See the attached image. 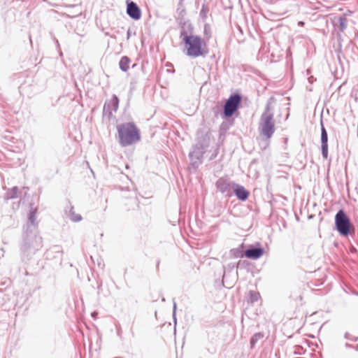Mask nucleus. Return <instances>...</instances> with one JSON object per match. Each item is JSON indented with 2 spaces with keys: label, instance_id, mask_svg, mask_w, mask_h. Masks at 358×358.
I'll return each mask as SVG.
<instances>
[{
  "label": "nucleus",
  "instance_id": "28",
  "mask_svg": "<svg viewBox=\"0 0 358 358\" xmlns=\"http://www.w3.org/2000/svg\"><path fill=\"white\" fill-rule=\"evenodd\" d=\"M304 24H305V23H304L303 21H299L298 22V25L299 26L303 27Z\"/></svg>",
  "mask_w": 358,
  "mask_h": 358
},
{
  "label": "nucleus",
  "instance_id": "1",
  "mask_svg": "<svg viewBox=\"0 0 358 358\" xmlns=\"http://www.w3.org/2000/svg\"><path fill=\"white\" fill-rule=\"evenodd\" d=\"M180 38L184 44V52L188 57L196 58L204 55L203 39L194 35V27L189 22H184L180 28Z\"/></svg>",
  "mask_w": 358,
  "mask_h": 358
},
{
  "label": "nucleus",
  "instance_id": "31",
  "mask_svg": "<svg viewBox=\"0 0 358 358\" xmlns=\"http://www.w3.org/2000/svg\"><path fill=\"white\" fill-rule=\"evenodd\" d=\"M116 358H122V357H116Z\"/></svg>",
  "mask_w": 358,
  "mask_h": 358
},
{
  "label": "nucleus",
  "instance_id": "6",
  "mask_svg": "<svg viewBox=\"0 0 358 358\" xmlns=\"http://www.w3.org/2000/svg\"><path fill=\"white\" fill-rule=\"evenodd\" d=\"M336 229L343 236H348L351 231H354V227L343 210H339L335 216Z\"/></svg>",
  "mask_w": 358,
  "mask_h": 358
},
{
  "label": "nucleus",
  "instance_id": "21",
  "mask_svg": "<svg viewBox=\"0 0 358 358\" xmlns=\"http://www.w3.org/2000/svg\"><path fill=\"white\" fill-rule=\"evenodd\" d=\"M208 12V7L203 4L200 10V13H199L200 17L203 19L206 18Z\"/></svg>",
  "mask_w": 358,
  "mask_h": 358
},
{
  "label": "nucleus",
  "instance_id": "19",
  "mask_svg": "<svg viewBox=\"0 0 358 358\" xmlns=\"http://www.w3.org/2000/svg\"><path fill=\"white\" fill-rule=\"evenodd\" d=\"M260 298V294L258 292L256 291H250L249 292V301L250 303L257 302Z\"/></svg>",
  "mask_w": 358,
  "mask_h": 358
},
{
  "label": "nucleus",
  "instance_id": "9",
  "mask_svg": "<svg viewBox=\"0 0 358 358\" xmlns=\"http://www.w3.org/2000/svg\"><path fill=\"white\" fill-rule=\"evenodd\" d=\"M234 182L221 178L216 182V187L218 191L227 195H230L231 190L233 189Z\"/></svg>",
  "mask_w": 358,
  "mask_h": 358
},
{
  "label": "nucleus",
  "instance_id": "22",
  "mask_svg": "<svg viewBox=\"0 0 358 358\" xmlns=\"http://www.w3.org/2000/svg\"><path fill=\"white\" fill-rule=\"evenodd\" d=\"M203 34L206 36L207 39L211 37L210 27L208 24L204 25Z\"/></svg>",
  "mask_w": 358,
  "mask_h": 358
},
{
  "label": "nucleus",
  "instance_id": "23",
  "mask_svg": "<svg viewBox=\"0 0 358 358\" xmlns=\"http://www.w3.org/2000/svg\"><path fill=\"white\" fill-rule=\"evenodd\" d=\"M344 337L346 339H348V340H350V341H357L358 340V337L357 336H351L349 333L346 332L344 335Z\"/></svg>",
  "mask_w": 358,
  "mask_h": 358
},
{
  "label": "nucleus",
  "instance_id": "7",
  "mask_svg": "<svg viewBox=\"0 0 358 358\" xmlns=\"http://www.w3.org/2000/svg\"><path fill=\"white\" fill-rule=\"evenodd\" d=\"M241 101V96L238 94H234L229 96L224 106V115L226 117H231L238 108Z\"/></svg>",
  "mask_w": 358,
  "mask_h": 358
},
{
  "label": "nucleus",
  "instance_id": "18",
  "mask_svg": "<svg viewBox=\"0 0 358 358\" xmlns=\"http://www.w3.org/2000/svg\"><path fill=\"white\" fill-rule=\"evenodd\" d=\"M264 338V334L262 332H258V333H256L255 334L251 339H250V346L252 348H253L255 347V345H256V343L262 340L263 338Z\"/></svg>",
  "mask_w": 358,
  "mask_h": 358
},
{
  "label": "nucleus",
  "instance_id": "13",
  "mask_svg": "<svg viewBox=\"0 0 358 358\" xmlns=\"http://www.w3.org/2000/svg\"><path fill=\"white\" fill-rule=\"evenodd\" d=\"M232 190L240 201H244L248 198L249 192L241 185L236 183L234 184Z\"/></svg>",
  "mask_w": 358,
  "mask_h": 358
},
{
  "label": "nucleus",
  "instance_id": "25",
  "mask_svg": "<svg viewBox=\"0 0 358 358\" xmlns=\"http://www.w3.org/2000/svg\"><path fill=\"white\" fill-rule=\"evenodd\" d=\"M176 303L174 302L173 308V317L174 320L175 324H176Z\"/></svg>",
  "mask_w": 358,
  "mask_h": 358
},
{
  "label": "nucleus",
  "instance_id": "4",
  "mask_svg": "<svg viewBox=\"0 0 358 358\" xmlns=\"http://www.w3.org/2000/svg\"><path fill=\"white\" fill-rule=\"evenodd\" d=\"M271 100L270 99L266 103L265 110L260 117L259 129L260 134L267 139L271 138L275 130L273 113L271 111Z\"/></svg>",
  "mask_w": 358,
  "mask_h": 358
},
{
  "label": "nucleus",
  "instance_id": "17",
  "mask_svg": "<svg viewBox=\"0 0 358 358\" xmlns=\"http://www.w3.org/2000/svg\"><path fill=\"white\" fill-rule=\"evenodd\" d=\"M17 194H18L17 187H13V188L9 189L6 192V195H5V199L6 200L15 199L17 197Z\"/></svg>",
  "mask_w": 358,
  "mask_h": 358
},
{
  "label": "nucleus",
  "instance_id": "2",
  "mask_svg": "<svg viewBox=\"0 0 358 358\" xmlns=\"http://www.w3.org/2000/svg\"><path fill=\"white\" fill-rule=\"evenodd\" d=\"M42 238L39 236L38 231L30 229L28 225L27 229L22 234V241L20 243V255L24 262L29 261L34 255L43 246Z\"/></svg>",
  "mask_w": 358,
  "mask_h": 358
},
{
  "label": "nucleus",
  "instance_id": "15",
  "mask_svg": "<svg viewBox=\"0 0 358 358\" xmlns=\"http://www.w3.org/2000/svg\"><path fill=\"white\" fill-rule=\"evenodd\" d=\"M66 216L73 222H78L82 220L81 215L76 213L74 210L73 206H69V208L65 210Z\"/></svg>",
  "mask_w": 358,
  "mask_h": 358
},
{
  "label": "nucleus",
  "instance_id": "16",
  "mask_svg": "<svg viewBox=\"0 0 358 358\" xmlns=\"http://www.w3.org/2000/svg\"><path fill=\"white\" fill-rule=\"evenodd\" d=\"M130 59L127 56H124L119 62L120 69L126 72L129 68Z\"/></svg>",
  "mask_w": 358,
  "mask_h": 358
},
{
  "label": "nucleus",
  "instance_id": "24",
  "mask_svg": "<svg viewBox=\"0 0 358 358\" xmlns=\"http://www.w3.org/2000/svg\"><path fill=\"white\" fill-rule=\"evenodd\" d=\"M3 136L6 140L8 141H11L13 138V136L11 135V132L8 131H6V134Z\"/></svg>",
  "mask_w": 358,
  "mask_h": 358
},
{
  "label": "nucleus",
  "instance_id": "10",
  "mask_svg": "<svg viewBox=\"0 0 358 358\" xmlns=\"http://www.w3.org/2000/svg\"><path fill=\"white\" fill-rule=\"evenodd\" d=\"M127 13L133 20H138L141 17V11L138 6L132 1H127Z\"/></svg>",
  "mask_w": 358,
  "mask_h": 358
},
{
  "label": "nucleus",
  "instance_id": "26",
  "mask_svg": "<svg viewBox=\"0 0 358 358\" xmlns=\"http://www.w3.org/2000/svg\"><path fill=\"white\" fill-rule=\"evenodd\" d=\"M308 82H309L310 83H313L314 82V80H315V79H314L313 76H310V77L308 78Z\"/></svg>",
  "mask_w": 358,
  "mask_h": 358
},
{
  "label": "nucleus",
  "instance_id": "11",
  "mask_svg": "<svg viewBox=\"0 0 358 358\" xmlns=\"http://www.w3.org/2000/svg\"><path fill=\"white\" fill-rule=\"evenodd\" d=\"M321 150L324 159L328 157V134L322 122H321Z\"/></svg>",
  "mask_w": 358,
  "mask_h": 358
},
{
  "label": "nucleus",
  "instance_id": "3",
  "mask_svg": "<svg viewBox=\"0 0 358 358\" xmlns=\"http://www.w3.org/2000/svg\"><path fill=\"white\" fill-rule=\"evenodd\" d=\"M119 143L126 147L138 142L140 138V131L134 122H127L117 126Z\"/></svg>",
  "mask_w": 358,
  "mask_h": 358
},
{
  "label": "nucleus",
  "instance_id": "14",
  "mask_svg": "<svg viewBox=\"0 0 358 358\" xmlns=\"http://www.w3.org/2000/svg\"><path fill=\"white\" fill-rule=\"evenodd\" d=\"M37 209L31 208L28 215V222L25 227L24 231L27 229L28 225L30 226V229L34 231H37L38 222L36 220V215Z\"/></svg>",
  "mask_w": 358,
  "mask_h": 358
},
{
  "label": "nucleus",
  "instance_id": "8",
  "mask_svg": "<svg viewBox=\"0 0 358 358\" xmlns=\"http://www.w3.org/2000/svg\"><path fill=\"white\" fill-rule=\"evenodd\" d=\"M119 106V99L116 95H113L111 100L104 104L103 113V116L108 117V119L113 117V112L115 113Z\"/></svg>",
  "mask_w": 358,
  "mask_h": 358
},
{
  "label": "nucleus",
  "instance_id": "5",
  "mask_svg": "<svg viewBox=\"0 0 358 358\" xmlns=\"http://www.w3.org/2000/svg\"><path fill=\"white\" fill-rule=\"evenodd\" d=\"M210 137L206 136L203 142H198L193 148V150L189 152V157L191 161V165L193 168L196 169L202 163L203 156L205 150L208 146V141Z\"/></svg>",
  "mask_w": 358,
  "mask_h": 358
},
{
  "label": "nucleus",
  "instance_id": "27",
  "mask_svg": "<svg viewBox=\"0 0 358 358\" xmlns=\"http://www.w3.org/2000/svg\"><path fill=\"white\" fill-rule=\"evenodd\" d=\"M91 315H92V317L93 318L96 319V316H97V313L94 311V312L92 313V314H91Z\"/></svg>",
  "mask_w": 358,
  "mask_h": 358
},
{
  "label": "nucleus",
  "instance_id": "12",
  "mask_svg": "<svg viewBox=\"0 0 358 358\" xmlns=\"http://www.w3.org/2000/svg\"><path fill=\"white\" fill-rule=\"evenodd\" d=\"M264 250L262 247L250 245L244 252V255L251 259H257L264 255Z\"/></svg>",
  "mask_w": 358,
  "mask_h": 358
},
{
  "label": "nucleus",
  "instance_id": "30",
  "mask_svg": "<svg viewBox=\"0 0 358 358\" xmlns=\"http://www.w3.org/2000/svg\"><path fill=\"white\" fill-rule=\"evenodd\" d=\"M355 349L357 350V349H358V345H357V346L355 347Z\"/></svg>",
  "mask_w": 358,
  "mask_h": 358
},
{
  "label": "nucleus",
  "instance_id": "29",
  "mask_svg": "<svg viewBox=\"0 0 358 358\" xmlns=\"http://www.w3.org/2000/svg\"><path fill=\"white\" fill-rule=\"evenodd\" d=\"M345 346H346L347 348H350V347H351V345H350V344H348V343H346V344H345Z\"/></svg>",
  "mask_w": 358,
  "mask_h": 358
},
{
  "label": "nucleus",
  "instance_id": "20",
  "mask_svg": "<svg viewBox=\"0 0 358 358\" xmlns=\"http://www.w3.org/2000/svg\"><path fill=\"white\" fill-rule=\"evenodd\" d=\"M341 31H344L348 25V20L345 16H341L338 19Z\"/></svg>",
  "mask_w": 358,
  "mask_h": 358
}]
</instances>
